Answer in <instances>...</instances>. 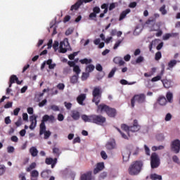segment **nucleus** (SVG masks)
Masks as SVG:
<instances>
[{
    "label": "nucleus",
    "mask_w": 180,
    "mask_h": 180,
    "mask_svg": "<svg viewBox=\"0 0 180 180\" xmlns=\"http://www.w3.org/2000/svg\"><path fill=\"white\" fill-rule=\"evenodd\" d=\"M82 120L85 122V123H94V124H98V126H103L106 123V117L102 115L93 114L91 115H82Z\"/></svg>",
    "instance_id": "nucleus-3"
},
{
    "label": "nucleus",
    "mask_w": 180,
    "mask_h": 180,
    "mask_svg": "<svg viewBox=\"0 0 180 180\" xmlns=\"http://www.w3.org/2000/svg\"><path fill=\"white\" fill-rule=\"evenodd\" d=\"M64 46H65V43H64V41H60L59 45L60 53H67V49L64 48Z\"/></svg>",
    "instance_id": "nucleus-25"
},
{
    "label": "nucleus",
    "mask_w": 180,
    "mask_h": 180,
    "mask_svg": "<svg viewBox=\"0 0 180 180\" xmlns=\"http://www.w3.org/2000/svg\"><path fill=\"white\" fill-rule=\"evenodd\" d=\"M117 131H119V133H120L122 139H124L125 140H127L129 138L127 137V136L126 134H124V133L122 132V131L120 130V129L117 128Z\"/></svg>",
    "instance_id": "nucleus-50"
},
{
    "label": "nucleus",
    "mask_w": 180,
    "mask_h": 180,
    "mask_svg": "<svg viewBox=\"0 0 180 180\" xmlns=\"http://www.w3.org/2000/svg\"><path fill=\"white\" fill-rule=\"evenodd\" d=\"M162 82L163 84V86L168 89L169 88H171V81L168 80V79H164L162 80Z\"/></svg>",
    "instance_id": "nucleus-27"
},
{
    "label": "nucleus",
    "mask_w": 180,
    "mask_h": 180,
    "mask_svg": "<svg viewBox=\"0 0 180 180\" xmlns=\"http://www.w3.org/2000/svg\"><path fill=\"white\" fill-rule=\"evenodd\" d=\"M30 153L32 157H37V154H39V150H37V148H36V147H32L30 149Z\"/></svg>",
    "instance_id": "nucleus-24"
},
{
    "label": "nucleus",
    "mask_w": 180,
    "mask_h": 180,
    "mask_svg": "<svg viewBox=\"0 0 180 180\" xmlns=\"http://www.w3.org/2000/svg\"><path fill=\"white\" fill-rule=\"evenodd\" d=\"M143 168V162L140 160H136L135 162H133L129 169L128 172L129 175L134 176V175H139L140 172H141V169Z\"/></svg>",
    "instance_id": "nucleus-4"
},
{
    "label": "nucleus",
    "mask_w": 180,
    "mask_h": 180,
    "mask_svg": "<svg viewBox=\"0 0 180 180\" xmlns=\"http://www.w3.org/2000/svg\"><path fill=\"white\" fill-rule=\"evenodd\" d=\"M178 63V61H176V60H172L169 62L168 63V70H169V68H174V67H175L176 65V63Z\"/></svg>",
    "instance_id": "nucleus-32"
},
{
    "label": "nucleus",
    "mask_w": 180,
    "mask_h": 180,
    "mask_svg": "<svg viewBox=\"0 0 180 180\" xmlns=\"http://www.w3.org/2000/svg\"><path fill=\"white\" fill-rule=\"evenodd\" d=\"M171 119H172V115H171V113H167L165 118V121L169 122V120H171Z\"/></svg>",
    "instance_id": "nucleus-59"
},
{
    "label": "nucleus",
    "mask_w": 180,
    "mask_h": 180,
    "mask_svg": "<svg viewBox=\"0 0 180 180\" xmlns=\"http://www.w3.org/2000/svg\"><path fill=\"white\" fill-rule=\"evenodd\" d=\"M104 169H105V163L98 162L97 163L96 168L94 169V174L96 175V174H98V172H101V171H103Z\"/></svg>",
    "instance_id": "nucleus-11"
},
{
    "label": "nucleus",
    "mask_w": 180,
    "mask_h": 180,
    "mask_svg": "<svg viewBox=\"0 0 180 180\" xmlns=\"http://www.w3.org/2000/svg\"><path fill=\"white\" fill-rule=\"evenodd\" d=\"M82 5V1L78 0L74 5H72L70 8V11H78L79 9V6Z\"/></svg>",
    "instance_id": "nucleus-18"
},
{
    "label": "nucleus",
    "mask_w": 180,
    "mask_h": 180,
    "mask_svg": "<svg viewBox=\"0 0 180 180\" xmlns=\"http://www.w3.org/2000/svg\"><path fill=\"white\" fill-rule=\"evenodd\" d=\"M79 78V76L77 75H74L70 77V84H77V82H78Z\"/></svg>",
    "instance_id": "nucleus-29"
},
{
    "label": "nucleus",
    "mask_w": 180,
    "mask_h": 180,
    "mask_svg": "<svg viewBox=\"0 0 180 180\" xmlns=\"http://www.w3.org/2000/svg\"><path fill=\"white\" fill-rule=\"evenodd\" d=\"M55 162H56V158L53 159L52 158H46L45 159V164H46V165H51Z\"/></svg>",
    "instance_id": "nucleus-28"
},
{
    "label": "nucleus",
    "mask_w": 180,
    "mask_h": 180,
    "mask_svg": "<svg viewBox=\"0 0 180 180\" xmlns=\"http://www.w3.org/2000/svg\"><path fill=\"white\" fill-rule=\"evenodd\" d=\"M120 82L122 85H133L136 84L135 82L129 83V82H127L126 79H121Z\"/></svg>",
    "instance_id": "nucleus-39"
},
{
    "label": "nucleus",
    "mask_w": 180,
    "mask_h": 180,
    "mask_svg": "<svg viewBox=\"0 0 180 180\" xmlns=\"http://www.w3.org/2000/svg\"><path fill=\"white\" fill-rule=\"evenodd\" d=\"M101 155L103 160H106L108 158V155L106 154V152L103 150L101 152Z\"/></svg>",
    "instance_id": "nucleus-61"
},
{
    "label": "nucleus",
    "mask_w": 180,
    "mask_h": 180,
    "mask_svg": "<svg viewBox=\"0 0 180 180\" xmlns=\"http://www.w3.org/2000/svg\"><path fill=\"white\" fill-rule=\"evenodd\" d=\"M121 129H122V130H124V131H126L127 133V134L129 135V132L130 131V127H129L126 124H122L121 125Z\"/></svg>",
    "instance_id": "nucleus-33"
},
{
    "label": "nucleus",
    "mask_w": 180,
    "mask_h": 180,
    "mask_svg": "<svg viewBox=\"0 0 180 180\" xmlns=\"http://www.w3.org/2000/svg\"><path fill=\"white\" fill-rule=\"evenodd\" d=\"M170 147H171V150L173 151V153H175V154L179 153V151H180L179 139H175L173 141H172Z\"/></svg>",
    "instance_id": "nucleus-8"
},
{
    "label": "nucleus",
    "mask_w": 180,
    "mask_h": 180,
    "mask_svg": "<svg viewBox=\"0 0 180 180\" xmlns=\"http://www.w3.org/2000/svg\"><path fill=\"white\" fill-rule=\"evenodd\" d=\"M156 27H157V28H155V29H157V31H156V32H158L156 33V37H161V36H162V30H159V29H160V27H158V25L156 26Z\"/></svg>",
    "instance_id": "nucleus-46"
},
{
    "label": "nucleus",
    "mask_w": 180,
    "mask_h": 180,
    "mask_svg": "<svg viewBox=\"0 0 180 180\" xmlns=\"http://www.w3.org/2000/svg\"><path fill=\"white\" fill-rule=\"evenodd\" d=\"M30 122H37V115H32L30 117Z\"/></svg>",
    "instance_id": "nucleus-55"
},
{
    "label": "nucleus",
    "mask_w": 180,
    "mask_h": 180,
    "mask_svg": "<svg viewBox=\"0 0 180 180\" xmlns=\"http://www.w3.org/2000/svg\"><path fill=\"white\" fill-rule=\"evenodd\" d=\"M89 19L91 20H96V14L95 13H91L89 15Z\"/></svg>",
    "instance_id": "nucleus-53"
},
{
    "label": "nucleus",
    "mask_w": 180,
    "mask_h": 180,
    "mask_svg": "<svg viewBox=\"0 0 180 180\" xmlns=\"http://www.w3.org/2000/svg\"><path fill=\"white\" fill-rule=\"evenodd\" d=\"M101 13V8L98 6L94 7L93 8V13Z\"/></svg>",
    "instance_id": "nucleus-51"
},
{
    "label": "nucleus",
    "mask_w": 180,
    "mask_h": 180,
    "mask_svg": "<svg viewBox=\"0 0 180 180\" xmlns=\"http://www.w3.org/2000/svg\"><path fill=\"white\" fill-rule=\"evenodd\" d=\"M85 99H86V94H80L77 98V103H79V105H84V101H85Z\"/></svg>",
    "instance_id": "nucleus-16"
},
{
    "label": "nucleus",
    "mask_w": 180,
    "mask_h": 180,
    "mask_svg": "<svg viewBox=\"0 0 180 180\" xmlns=\"http://www.w3.org/2000/svg\"><path fill=\"white\" fill-rule=\"evenodd\" d=\"M116 71H117V68H113L108 74V78H113V76L115 75V72H116Z\"/></svg>",
    "instance_id": "nucleus-37"
},
{
    "label": "nucleus",
    "mask_w": 180,
    "mask_h": 180,
    "mask_svg": "<svg viewBox=\"0 0 180 180\" xmlns=\"http://www.w3.org/2000/svg\"><path fill=\"white\" fill-rule=\"evenodd\" d=\"M113 61H114L115 64H118V65L120 67H122V65H124V64H126V63L123 60H122V58H120L119 57H115L113 59Z\"/></svg>",
    "instance_id": "nucleus-19"
},
{
    "label": "nucleus",
    "mask_w": 180,
    "mask_h": 180,
    "mask_svg": "<svg viewBox=\"0 0 180 180\" xmlns=\"http://www.w3.org/2000/svg\"><path fill=\"white\" fill-rule=\"evenodd\" d=\"M94 70H95V66L94 65H89L86 67L85 71L89 74V72H92Z\"/></svg>",
    "instance_id": "nucleus-31"
},
{
    "label": "nucleus",
    "mask_w": 180,
    "mask_h": 180,
    "mask_svg": "<svg viewBox=\"0 0 180 180\" xmlns=\"http://www.w3.org/2000/svg\"><path fill=\"white\" fill-rule=\"evenodd\" d=\"M160 12H161L162 15H167V12L165 9V5H163L162 7L159 9Z\"/></svg>",
    "instance_id": "nucleus-44"
},
{
    "label": "nucleus",
    "mask_w": 180,
    "mask_h": 180,
    "mask_svg": "<svg viewBox=\"0 0 180 180\" xmlns=\"http://www.w3.org/2000/svg\"><path fill=\"white\" fill-rule=\"evenodd\" d=\"M58 46H60V44L58 43V41H54L53 44V49H54L55 51H57L58 50Z\"/></svg>",
    "instance_id": "nucleus-45"
},
{
    "label": "nucleus",
    "mask_w": 180,
    "mask_h": 180,
    "mask_svg": "<svg viewBox=\"0 0 180 180\" xmlns=\"http://www.w3.org/2000/svg\"><path fill=\"white\" fill-rule=\"evenodd\" d=\"M136 102L138 103H144V102H146V94H140L133 96L131 99V106L132 108H134Z\"/></svg>",
    "instance_id": "nucleus-5"
},
{
    "label": "nucleus",
    "mask_w": 180,
    "mask_h": 180,
    "mask_svg": "<svg viewBox=\"0 0 180 180\" xmlns=\"http://www.w3.org/2000/svg\"><path fill=\"white\" fill-rule=\"evenodd\" d=\"M57 88L58 89H59L60 91H64V88H65V85L63 83H59L57 85Z\"/></svg>",
    "instance_id": "nucleus-49"
},
{
    "label": "nucleus",
    "mask_w": 180,
    "mask_h": 180,
    "mask_svg": "<svg viewBox=\"0 0 180 180\" xmlns=\"http://www.w3.org/2000/svg\"><path fill=\"white\" fill-rule=\"evenodd\" d=\"M157 103L158 105H160V106H165L167 105V98L164 96H160L157 99Z\"/></svg>",
    "instance_id": "nucleus-14"
},
{
    "label": "nucleus",
    "mask_w": 180,
    "mask_h": 180,
    "mask_svg": "<svg viewBox=\"0 0 180 180\" xmlns=\"http://www.w3.org/2000/svg\"><path fill=\"white\" fill-rule=\"evenodd\" d=\"M122 40H118L114 45L113 49L114 50L117 49V47H119V46H120V44H122Z\"/></svg>",
    "instance_id": "nucleus-57"
},
{
    "label": "nucleus",
    "mask_w": 180,
    "mask_h": 180,
    "mask_svg": "<svg viewBox=\"0 0 180 180\" xmlns=\"http://www.w3.org/2000/svg\"><path fill=\"white\" fill-rule=\"evenodd\" d=\"M161 79V76L160 75H158L153 78L151 79V82H157V81H160Z\"/></svg>",
    "instance_id": "nucleus-54"
},
{
    "label": "nucleus",
    "mask_w": 180,
    "mask_h": 180,
    "mask_svg": "<svg viewBox=\"0 0 180 180\" xmlns=\"http://www.w3.org/2000/svg\"><path fill=\"white\" fill-rule=\"evenodd\" d=\"M81 64H91L92 63V59L84 58L79 60Z\"/></svg>",
    "instance_id": "nucleus-36"
},
{
    "label": "nucleus",
    "mask_w": 180,
    "mask_h": 180,
    "mask_svg": "<svg viewBox=\"0 0 180 180\" xmlns=\"http://www.w3.org/2000/svg\"><path fill=\"white\" fill-rule=\"evenodd\" d=\"M140 129H141V126L139 124V121L137 120H134L133 126L130 127V131H132V133H136V131H139Z\"/></svg>",
    "instance_id": "nucleus-10"
},
{
    "label": "nucleus",
    "mask_w": 180,
    "mask_h": 180,
    "mask_svg": "<svg viewBox=\"0 0 180 180\" xmlns=\"http://www.w3.org/2000/svg\"><path fill=\"white\" fill-rule=\"evenodd\" d=\"M154 18H150V19H148L147 21H146V25H151V23H153L152 25V26L150 27V32H157V29H155V26H158V24L155 23L156 22V20L157 18H160V14L158 13H155L154 14Z\"/></svg>",
    "instance_id": "nucleus-7"
},
{
    "label": "nucleus",
    "mask_w": 180,
    "mask_h": 180,
    "mask_svg": "<svg viewBox=\"0 0 180 180\" xmlns=\"http://www.w3.org/2000/svg\"><path fill=\"white\" fill-rule=\"evenodd\" d=\"M96 70H97V71H99V72H101V71H103V68L102 67V65L101 64H97L96 65Z\"/></svg>",
    "instance_id": "nucleus-62"
},
{
    "label": "nucleus",
    "mask_w": 180,
    "mask_h": 180,
    "mask_svg": "<svg viewBox=\"0 0 180 180\" xmlns=\"http://www.w3.org/2000/svg\"><path fill=\"white\" fill-rule=\"evenodd\" d=\"M131 12L130 11V8H127L126 9L125 11H122L121 13H120V18H119V20H123V19H124V18H126V16H127V15H129V13Z\"/></svg>",
    "instance_id": "nucleus-21"
},
{
    "label": "nucleus",
    "mask_w": 180,
    "mask_h": 180,
    "mask_svg": "<svg viewBox=\"0 0 180 180\" xmlns=\"http://www.w3.org/2000/svg\"><path fill=\"white\" fill-rule=\"evenodd\" d=\"M116 5H117V3H112L110 4V6L108 8L109 11H113L115 8H116Z\"/></svg>",
    "instance_id": "nucleus-56"
},
{
    "label": "nucleus",
    "mask_w": 180,
    "mask_h": 180,
    "mask_svg": "<svg viewBox=\"0 0 180 180\" xmlns=\"http://www.w3.org/2000/svg\"><path fill=\"white\" fill-rule=\"evenodd\" d=\"M89 78V73L88 72H83L81 77L82 81H86Z\"/></svg>",
    "instance_id": "nucleus-38"
},
{
    "label": "nucleus",
    "mask_w": 180,
    "mask_h": 180,
    "mask_svg": "<svg viewBox=\"0 0 180 180\" xmlns=\"http://www.w3.org/2000/svg\"><path fill=\"white\" fill-rule=\"evenodd\" d=\"M37 125V122L32 121L31 122V124L30 125V130H34L36 126Z\"/></svg>",
    "instance_id": "nucleus-47"
},
{
    "label": "nucleus",
    "mask_w": 180,
    "mask_h": 180,
    "mask_svg": "<svg viewBox=\"0 0 180 180\" xmlns=\"http://www.w3.org/2000/svg\"><path fill=\"white\" fill-rule=\"evenodd\" d=\"M102 87L101 86H95L92 91V102L97 106V113H106L108 117H116L117 111L113 108L105 103H101V99H102Z\"/></svg>",
    "instance_id": "nucleus-1"
},
{
    "label": "nucleus",
    "mask_w": 180,
    "mask_h": 180,
    "mask_svg": "<svg viewBox=\"0 0 180 180\" xmlns=\"http://www.w3.org/2000/svg\"><path fill=\"white\" fill-rule=\"evenodd\" d=\"M74 32V30H72V29L69 28L66 30L65 32V35L66 36H70V34H72V32Z\"/></svg>",
    "instance_id": "nucleus-64"
},
{
    "label": "nucleus",
    "mask_w": 180,
    "mask_h": 180,
    "mask_svg": "<svg viewBox=\"0 0 180 180\" xmlns=\"http://www.w3.org/2000/svg\"><path fill=\"white\" fill-rule=\"evenodd\" d=\"M160 157L155 153H153L150 156V167L153 169L160 167Z\"/></svg>",
    "instance_id": "nucleus-6"
},
{
    "label": "nucleus",
    "mask_w": 180,
    "mask_h": 180,
    "mask_svg": "<svg viewBox=\"0 0 180 180\" xmlns=\"http://www.w3.org/2000/svg\"><path fill=\"white\" fill-rule=\"evenodd\" d=\"M80 180H94L92 178V172H88L81 175Z\"/></svg>",
    "instance_id": "nucleus-13"
},
{
    "label": "nucleus",
    "mask_w": 180,
    "mask_h": 180,
    "mask_svg": "<svg viewBox=\"0 0 180 180\" xmlns=\"http://www.w3.org/2000/svg\"><path fill=\"white\" fill-rule=\"evenodd\" d=\"M145 153L146 155H150V148L147 145H144Z\"/></svg>",
    "instance_id": "nucleus-63"
},
{
    "label": "nucleus",
    "mask_w": 180,
    "mask_h": 180,
    "mask_svg": "<svg viewBox=\"0 0 180 180\" xmlns=\"http://www.w3.org/2000/svg\"><path fill=\"white\" fill-rule=\"evenodd\" d=\"M51 174V170H44L41 173V178L46 179V178H49L50 176V174Z\"/></svg>",
    "instance_id": "nucleus-22"
},
{
    "label": "nucleus",
    "mask_w": 180,
    "mask_h": 180,
    "mask_svg": "<svg viewBox=\"0 0 180 180\" xmlns=\"http://www.w3.org/2000/svg\"><path fill=\"white\" fill-rule=\"evenodd\" d=\"M51 109L53 110V112H59L60 110V108L56 105H51Z\"/></svg>",
    "instance_id": "nucleus-48"
},
{
    "label": "nucleus",
    "mask_w": 180,
    "mask_h": 180,
    "mask_svg": "<svg viewBox=\"0 0 180 180\" xmlns=\"http://www.w3.org/2000/svg\"><path fill=\"white\" fill-rule=\"evenodd\" d=\"M5 171H6V167L4 165H0V176L5 174Z\"/></svg>",
    "instance_id": "nucleus-41"
},
{
    "label": "nucleus",
    "mask_w": 180,
    "mask_h": 180,
    "mask_svg": "<svg viewBox=\"0 0 180 180\" xmlns=\"http://www.w3.org/2000/svg\"><path fill=\"white\" fill-rule=\"evenodd\" d=\"M162 55L161 54V51H158L155 55V60L158 61V60H161Z\"/></svg>",
    "instance_id": "nucleus-40"
},
{
    "label": "nucleus",
    "mask_w": 180,
    "mask_h": 180,
    "mask_svg": "<svg viewBox=\"0 0 180 180\" xmlns=\"http://www.w3.org/2000/svg\"><path fill=\"white\" fill-rule=\"evenodd\" d=\"M129 158H130V151H129V150L124 151L122 153L123 161H124L125 162H127V161L129 160Z\"/></svg>",
    "instance_id": "nucleus-20"
},
{
    "label": "nucleus",
    "mask_w": 180,
    "mask_h": 180,
    "mask_svg": "<svg viewBox=\"0 0 180 180\" xmlns=\"http://www.w3.org/2000/svg\"><path fill=\"white\" fill-rule=\"evenodd\" d=\"M64 104L68 110H70V109L72 108V104L71 103L65 102Z\"/></svg>",
    "instance_id": "nucleus-58"
},
{
    "label": "nucleus",
    "mask_w": 180,
    "mask_h": 180,
    "mask_svg": "<svg viewBox=\"0 0 180 180\" xmlns=\"http://www.w3.org/2000/svg\"><path fill=\"white\" fill-rule=\"evenodd\" d=\"M143 61H144V57L143 56H139L136 60V64H140V63H143Z\"/></svg>",
    "instance_id": "nucleus-52"
},
{
    "label": "nucleus",
    "mask_w": 180,
    "mask_h": 180,
    "mask_svg": "<svg viewBox=\"0 0 180 180\" xmlns=\"http://www.w3.org/2000/svg\"><path fill=\"white\" fill-rule=\"evenodd\" d=\"M46 103H47V99H44L40 103H39L38 105H39V108H43V106H44V105H46Z\"/></svg>",
    "instance_id": "nucleus-60"
},
{
    "label": "nucleus",
    "mask_w": 180,
    "mask_h": 180,
    "mask_svg": "<svg viewBox=\"0 0 180 180\" xmlns=\"http://www.w3.org/2000/svg\"><path fill=\"white\" fill-rule=\"evenodd\" d=\"M56 118L54 115H45L42 117L41 124H39V136H43L44 134V140H48L51 136V131L46 130V122H51L53 123Z\"/></svg>",
    "instance_id": "nucleus-2"
},
{
    "label": "nucleus",
    "mask_w": 180,
    "mask_h": 180,
    "mask_svg": "<svg viewBox=\"0 0 180 180\" xmlns=\"http://www.w3.org/2000/svg\"><path fill=\"white\" fill-rule=\"evenodd\" d=\"M108 6H109V4H103L101 5V9H104V11H103L104 13H108Z\"/></svg>",
    "instance_id": "nucleus-43"
},
{
    "label": "nucleus",
    "mask_w": 180,
    "mask_h": 180,
    "mask_svg": "<svg viewBox=\"0 0 180 180\" xmlns=\"http://www.w3.org/2000/svg\"><path fill=\"white\" fill-rule=\"evenodd\" d=\"M34 168H36V162H32L28 167L26 168V172H30V171L34 169Z\"/></svg>",
    "instance_id": "nucleus-35"
},
{
    "label": "nucleus",
    "mask_w": 180,
    "mask_h": 180,
    "mask_svg": "<svg viewBox=\"0 0 180 180\" xmlns=\"http://www.w3.org/2000/svg\"><path fill=\"white\" fill-rule=\"evenodd\" d=\"M71 117L73 118V120H79V117H81V114L79 111L77 110H72L71 111Z\"/></svg>",
    "instance_id": "nucleus-15"
},
{
    "label": "nucleus",
    "mask_w": 180,
    "mask_h": 180,
    "mask_svg": "<svg viewBox=\"0 0 180 180\" xmlns=\"http://www.w3.org/2000/svg\"><path fill=\"white\" fill-rule=\"evenodd\" d=\"M166 98L167 99V101H169V103H172V99L174 98V95L171 91H169L167 93Z\"/></svg>",
    "instance_id": "nucleus-30"
},
{
    "label": "nucleus",
    "mask_w": 180,
    "mask_h": 180,
    "mask_svg": "<svg viewBox=\"0 0 180 180\" xmlns=\"http://www.w3.org/2000/svg\"><path fill=\"white\" fill-rule=\"evenodd\" d=\"M175 36H178V33H167L163 36L162 39L168 40L170 37H175Z\"/></svg>",
    "instance_id": "nucleus-23"
},
{
    "label": "nucleus",
    "mask_w": 180,
    "mask_h": 180,
    "mask_svg": "<svg viewBox=\"0 0 180 180\" xmlns=\"http://www.w3.org/2000/svg\"><path fill=\"white\" fill-rule=\"evenodd\" d=\"M105 148L109 151L115 150V148H116V141H115V139H112L111 141H108L105 144Z\"/></svg>",
    "instance_id": "nucleus-12"
},
{
    "label": "nucleus",
    "mask_w": 180,
    "mask_h": 180,
    "mask_svg": "<svg viewBox=\"0 0 180 180\" xmlns=\"http://www.w3.org/2000/svg\"><path fill=\"white\" fill-rule=\"evenodd\" d=\"M73 72H75V75H78L79 76V75L81 74V68H79V65H75L74 68H73Z\"/></svg>",
    "instance_id": "nucleus-34"
},
{
    "label": "nucleus",
    "mask_w": 180,
    "mask_h": 180,
    "mask_svg": "<svg viewBox=\"0 0 180 180\" xmlns=\"http://www.w3.org/2000/svg\"><path fill=\"white\" fill-rule=\"evenodd\" d=\"M10 82H11V84H15L16 82V84H18V85H20V84H22V82L19 81V79L18 78V76L13 75L10 77Z\"/></svg>",
    "instance_id": "nucleus-17"
},
{
    "label": "nucleus",
    "mask_w": 180,
    "mask_h": 180,
    "mask_svg": "<svg viewBox=\"0 0 180 180\" xmlns=\"http://www.w3.org/2000/svg\"><path fill=\"white\" fill-rule=\"evenodd\" d=\"M30 176H33L34 178H39V172L37 170H33L30 173Z\"/></svg>",
    "instance_id": "nucleus-42"
},
{
    "label": "nucleus",
    "mask_w": 180,
    "mask_h": 180,
    "mask_svg": "<svg viewBox=\"0 0 180 180\" xmlns=\"http://www.w3.org/2000/svg\"><path fill=\"white\" fill-rule=\"evenodd\" d=\"M152 180H162V176L161 175H158L157 174H152L150 176Z\"/></svg>",
    "instance_id": "nucleus-26"
},
{
    "label": "nucleus",
    "mask_w": 180,
    "mask_h": 180,
    "mask_svg": "<svg viewBox=\"0 0 180 180\" xmlns=\"http://www.w3.org/2000/svg\"><path fill=\"white\" fill-rule=\"evenodd\" d=\"M46 64L49 65V70H54V68H56V67L57 66V64L53 63V59H49L48 60L43 62L41 65V70H44Z\"/></svg>",
    "instance_id": "nucleus-9"
}]
</instances>
